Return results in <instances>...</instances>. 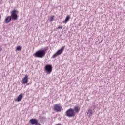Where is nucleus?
Masks as SVG:
<instances>
[{
	"mask_svg": "<svg viewBox=\"0 0 125 125\" xmlns=\"http://www.w3.org/2000/svg\"><path fill=\"white\" fill-rule=\"evenodd\" d=\"M16 50H18V51H20L21 50V47L20 46H19L17 47Z\"/></svg>",
	"mask_w": 125,
	"mask_h": 125,
	"instance_id": "2eb2a0df",
	"label": "nucleus"
},
{
	"mask_svg": "<svg viewBox=\"0 0 125 125\" xmlns=\"http://www.w3.org/2000/svg\"><path fill=\"white\" fill-rule=\"evenodd\" d=\"M54 19V16H52L50 18V22H52Z\"/></svg>",
	"mask_w": 125,
	"mask_h": 125,
	"instance_id": "4468645a",
	"label": "nucleus"
},
{
	"mask_svg": "<svg viewBox=\"0 0 125 125\" xmlns=\"http://www.w3.org/2000/svg\"><path fill=\"white\" fill-rule=\"evenodd\" d=\"M65 116L68 118H74L76 114H75V110L73 108H69L65 112Z\"/></svg>",
	"mask_w": 125,
	"mask_h": 125,
	"instance_id": "f03ea898",
	"label": "nucleus"
},
{
	"mask_svg": "<svg viewBox=\"0 0 125 125\" xmlns=\"http://www.w3.org/2000/svg\"><path fill=\"white\" fill-rule=\"evenodd\" d=\"M1 50H2V48H1V47H0V51H1Z\"/></svg>",
	"mask_w": 125,
	"mask_h": 125,
	"instance_id": "f3484780",
	"label": "nucleus"
},
{
	"mask_svg": "<svg viewBox=\"0 0 125 125\" xmlns=\"http://www.w3.org/2000/svg\"><path fill=\"white\" fill-rule=\"evenodd\" d=\"M29 123L32 125H42V124H40V123H39V121L38 120L34 118L30 119Z\"/></svg>",
	"mask_w": 125,
	"mask_h": 125,
	"instance_id": "0eeeda50",
	"label": "nucleus"
},
{
	"mask_svg": "<svg viewBox=\"0 0 125 125\" xmlns=\"http://www.w3.org/2000/svg\"><path fill=\"white\" fill-rule=\"evenodd\" d=\"M62 106L59 104H56L54 105V111L56 112H61Z\"/></svg>",
	"mask_w": 125,
	"mask_h": 125,
	"instance_id": "423d86ee",
	"label": "nucleus"
},
{
	"mask_svg": "<svg viewBox=\"0 0 125 125\" xmlns=\"http://www.w3.org/2000/svg\"><path fill=\"white\" fill-rule=\"evenodd\" d=\"M23 99V94L21 93L17 97V98L15 99V101L17 102H19Z\"/></svg>",
	"mask_w": 125,
	"mask_h": 125,
	"instance_id": "1a4fd4ad",
	"label": "nucleus"
},
{
	"mask_svg": "<svg viewBox=\"0 0 125 125\" xmlns=\"http://www.w3.org/2000/svg\"><path fill=\"white\" fill-rule=\"evenodd\" d=\"M87 115H88L89 117H91L92 115H93V112L92 111V110L91 109H88V111L86 112Z\"/></svg>",
	"mask_w": 125,
	"mask_h": 125,
	"instance_id": "ddd939ff",
	"label": "nucleus"
},
{
	"mask_svg": "<svg viewBox=\"0 0 125 125\" xmlns=\"http://www.w3.org/2000/svg\"><path fill=\"white\" fill-rule=\"evenodd\" d=\"M64 48H65V46L62 47L60 50H58V51L53 55L52 58H56V57H57V56H58L59 55H60L62 53H63Z\"/></svg>",
	"mask_w": 125,
	"mask_h": 125,
	"instance_id": "20e7f679",
	"label": "nucleus"
},
{
	"mask_svg": "<svg viewBox=\"0 0 125 125\" xmlns=\"http://www.w3.org/2000/svg\"><path fill=\"white\" fill-rule=\"evenodd\" d=\"M11 16H8L5 20V23H6L7 24H8V23H10V22L11 21Z\"/></svg>",
	"mask_w": 125,
	"mask_h": 125,
	"instance_id": "9b49d317",
	"label": "nucleus"
},
{
	"mask_svg": "<svg viewBox=\"0 0 125 125\" xmlns=\"http://www.w3.org/2000/svg\"><path fill=\"white\" fill-rule=\"evenodd\" d=\"M45 50H40L37 51L35 54H34V56L35 57H38V58H42L45 55Z\"/></svg>",
	"mask_w": 125,
	"mask_h": 125,
	"instance_id": "f257e3e1",
	"label": "nucleus"
},
{
	"mask_svg": "<svg viewBox=\"0 0 125 125\" xmlns=\"http://www.w3.org/2000/svg\"><path fill=\"white\" fill-rule=\"evenodd\" d=\"M29 80V77L28 75H25V77L22 80V84H26L28 83V81Z\"/></svg>",
	"mask_w": 125,
	"mask_h": 125,
	"instance_id": "6e6552de",
	"label": "nucleus"
},
{
	"mask_svg": "<svg viewBox=\"0 0 125 125\" xmlns=\"http://www.w3.org/2000/svg\"><path fill=\"white\" fill-rule=\"evenodd\" d=\"M73 110L75 112V114H76V113H79V112H80V110H81V107H80L79 106H75Z\"/></svg>",
	"mask_w": 125,
	"mask_h": 125,
	"instance_id": "9d476101",
	"label": "nucleus"
},
{
	"mask_svg": "<svg viewBox=\"0 0 125 125\" xmlns=\"http://www.w3.org/2000/svg\"><path fill=\"white\" fill-rule=\"evenodd\" d=\"M70 18H71V17L69 15H67L65 18V20L63 21H62V23L66 24V23H68V22H69Z\"/></svg>",
	"mask_w": 125,
	"mask_h": 125,
	"instance_id": "f8f14e48",
	"label": "nucleus"
},
{
	"mask_svg": "<svg viewBox=\"0 0 125 125\" xmlns=\"http://www.w3.org/2000/svg\"><path fill=\"white\" fill-rule=\"evenodd\" d=\"M45 70L48 75L51 74L52 72V65L49 64L46 65L45 67Z\"/></svg>",
	"mask_w": 125,
	"mask_h": 125,
	"instance_id": "39448f33",
	"label": "nucleus"
},
{
	"mask_svg": "<svg viewBox=\"0 0 125 125\" xmlns=\"http://www.w3.org/2000/svg\"><path fill=\"white\" fill-rule=\"evenodd\" d=\"M57 30H59V29H63V27H62V26H59L57 28Z\"/></svg>",
	"mask_w": 125,
	"mask_h": 125,
	"instance_id": "dca6fc26",
	"label": "nucleus"
},
{
	"mask_svg": "<svg viewBox=\"0 0 125 125\" xmlns=\"http://www.w3.org/2000/svg\"><path fill=\"white\" fill-rule=\"evenodd\" d=\"M17 13H18V11L17 10H13L11 11V18L13 20H17L18 19V15H17Z\"/></svg>",
	"mask_w": 125,
	"mask_h": 125,
	"instance_id": "7ed1b4c3",
	"label": "nucleus"
}]
</instances>
